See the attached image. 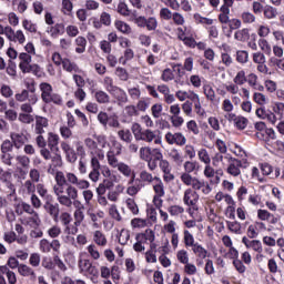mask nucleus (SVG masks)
<instances>
[{"label": "nucleus", "mask_w": 284, "mask_h": 284, "mask_svg": "<svg viewBox=\"0 0 284 284\" xmlns=\"http://www.w3.org/2000/svg\"><path fill=\"white\" fill-rule=\"evenodd\" d=\"M142 187H145V184L136 179L134 184L128 186L126 194H129V196H136Z\"/></svg>", "instance_id": "24"}, {"label": "nucleus", "mask_w": 284, "mask_h": 284, "mask_svg": "<svg viewBox=\"0 0 284 284\" xmlns=\"http://www.w3.org/2000/svg\"><path fill=\"white\" fill-rule=\"evenodd\" d=\"M163 160V151L161 149H151V156L149 159L148 168L154 172L159 168V163Z\"/></svg>", "instance_id": "10"}, {"label": "nucleus", "mask_w": 284, "mask_h": 284, "mask_svg": "<svg viewBox=\"0 0 284 284\" xmlns=\"http://www.w3.org/2000/svg\"><path fill=\"white\" fill-rule=\"evenodd\" d=\"M115 77L120 79V81H128L130 79V74L128 73V70L118 67L115 69Z\"/></svg>", "instance_id": "59"}, {"label": "nucleus", "mask_w": 284, "mask_h": 284, "mask_svg": "<svg viewBox=\"0 0 284 284\" xmlns=\"http://www.w3.org/2000/svg\"><path fill=\"white\" fill-rule=\"evenodd\" d=\"M153 203L155 207H163V199L165 196V185L163 184V180L161 178L155 176V184L153 185Z\"/></svg>", "instance_id": "6"}, {"label": "nucleus", "mask_w": 284, "mask_h": 284, "mask_svg": "<svg viewBox=\"0 0 284 284\" xmlns=\"http://www.w3.org/2000/svg\"><path fill=\"white\" fill-rule=\"evenodd\" d=\"M18 121H20V123L30 125V123L34 122V116H32L30 113H19Z\"/></svg>", "instance_id": "55"}, {"label": "nucleus", "mask_w": 284, "mask_h": 284, "mask_svg": "<svg viewBox=\"0 0 284 284\" xmlns=\"http://www.w3.org/2000/svg\"><path fill=\"white\" fill-rule=\"evenodd\" d=\"M112 187H114V182L112 181V178L104 179L102 183H100L97 187L98 196H103V194H105V192H108V190H111Z\"/></svg>", "instance_id": "23"}, {"label": "nucleus", "mask_w": 284, "mask_h": 284, "mask_svg": "<svg viewBox=\"0 0 284 284\" xmlns=\"http://www.w3.org/2000/svg\"><path fill=\"white\" fill-rule=\"evenodd\" d=\"M84 145L87 150H89L91 156H94V154H97V151L99 150V145L105 148V145H108V142L105 141V136L98 135L97 141H94V139L92 138H85Z\"/></svg>", "instance_id": "8"}, {"label": "nucleus", "mask_w": 284, "mask_h": 284, "mask_svg": "<svg viewBox=\"0 0 284 284\" xmlns=\"http://www.w3.org/2000/svg\"><path fill=\"white\" fill-rule=\"evenodd\" d=\"M18 274H20V276L30 277L31 281H37V273L34 270H32V267L26 264H20L18 266Z\"/></svg>", "instance_id": "20"}, {"label": "nucleus", "mask_w": 284, "mask_h": 284, "mask_svg": "<svg viewBox=\"0 0 284 284\" xmlns=\"http://www.w3.org/2000/svg\"><path fill=\"white\" fill-rule=\"evenodd\" d=\"M138 141H144V143H154L155 145H161L163 143V138L161 136V131L144 129L142 135H140Z\"/></svg>", "instance_id": "7"}, {"label": "nucleus", "mask_w": 284, "mask_h": 284, "mask_svg": "<svg viewBox=\"0 0 284 284\" xmlns=\"http://www.w3.org/2000/svg\"><path fill=\"white\" fill-rule=\"evenodd\" d=\"M41 99L43 103L53 105H63V98L59 93H54L52 84L48 82L40 83Z\"/></svg>", "instance_id": "4"}, {"label": "nucleus", "mask_w": 284, "mask_h": 284, "mask_svg": "<svg viewBox=\"0 0 284 284\" xmlns=\"http://www.w3.org/2000/svg\"><path fill=\"white\" fill-rule=\"evenodd\" d=\"M48 125H49L48 118L36 115V126H34L36 134H45V129L48 128Z\"/></svg>", "instance_id": "18"}, {"label": "nucleus", "mask_w": 284, "mask_h": 284, "mask_svg": "<svg viewBox=\"0 0 284 284\" xmlns=\"http://www.w3.org/2000/svg\"><path fill=\"white\" fill-rule=\"evenodd\" d=\"M165 141L169 143V145H180L181 148L187 143V139L181 132H168L165 134Z\"/></svg>", "instance_id": "9"}, {"label": "nucleus", "mask_w": 284, "mask_h": 284, "mask_svg": "<svg viewBox=\"0 0 284 284\" xmlns=\"http://www.w3.org/2000/svg\"><path fill=\"white\" fill-rule=\"evenodd\" d=\"M37 193L43 201H54V197L50 193H48V189L45 187V184L39 183L36 185Z\"/></svg>", "instance_id": "25"}, {"label": "nucleus", "mask_w": 284, "mask_h": 284, "mask_svg": "<svg viewBox=\"0 0 284 284\" xmlns=\"http://www.w3.org/2000/svg\"><path fill=\"white\" fill-rule=\"evenodd\" d=\"M78 267L80 274H83L87 278H90L91 283H99V268L92 264V261L80 257L78 261Z\"/></svg>", "instance_id": "3"}, {"label": "nucleus", "mask_w": 284, "mask_h": 284, "mask_svg": "<svg viewBox=\"0 0 284 284\" xmlns=\"http://www.w3.org/2000/svg\"><path fill=\"white\" fill-rule=\"evenodd\" d=\"M139 181L141 183H143V185H145V183L150 184V183H154V181H156V176L152 175V173L145 171V170H142L140 172V179Z\"/></svg>", "instance_id": "32"}, {"label": "nucleus", "mask_w": 284, "mask_h": 284, "mask_svg": "<svg viewBox=\"0 0 284 284\" xmlns=\"http://www.w3.org/2000/svg\"><path fill=\"white\" fill-rule=\"evenodd\" d=\"M186 129L189 132L195 135L200 134L201 132V130L199 129V124L194 120H191L186 123Z\"/></svg>", "instance_id": "62"}, {"label": "nucleus", "mask_w": 284, "mask_h": 284, "mask_svg": "<svg viewBox=\"0 0 284 284\" xmlns=\"http://www.w3.org/2000/svg\"><path fill=\"white\" fill-rule=\"evenodd\" d=\"M125 204L128 210H130V212L133 213L134 216L139 214V205L136 204V201H134V199L132 197L126 199Z\"/></svg>", "instance_id": "47"}, {"label": "nucleus", "mask_w": 284, "mask_h": 284, "mask_svg": "<svg viewBox=\"0 0 284 284\" xmlns=\"http://www.w3.org/2000/svg\"><path fill=\"white\" fill-rule=\"evenodd\" d=\"M104 90H106V92H109V94L112 92V90L114 88H116V85H114V79H112V77L110 75H105L102 81H101Z\"/></svg>", "instance_id": "40"}, {"label": "nucleus", "mask_w": 284, "mask_h": 284, "mask_svg": "<svg viewBox=\"0 0 284 284\" xmlns=\"http://www.w3.org/2000/svg\"><path fill=\"white\" fill-rule=\"evenodd\" d=\"M180 179L184 185L192 187L193 192H201L204 196H207V194L212 192V186H210L209 182L196 176H192V174H181Z\"/></svg>", "instance_id": "2"}, {"label": "nucleus", "mask_w": 284, "mask_h": 284, "mask_svg": "<svg viewBox=\"0 0 284 284\" xmlns=\"http://www.w3.org/2000/svg\"><path fill=\"white\" fill-rule=\"evenodd\" d=\"M55 182L57 185L53 186V192L58 203L63 207H72V199H79V190H88L90 187L88 180H80L72 172L63 173L58 171L55 173Z\"/></svg>", "instance_id": "1"}, {"label": "nucleus", "mask_w": 284, "mask_h": 284, "mask_svg": "<svg viewBox=\"0 0 284 284\" xmlns=\"http://www.w3.org/2000/svg\"><path fill=\"white\" fill-rule=\"evenodd\" d=\"M263 14L268 20L276 19V17H278V10L270 4H266L264 7Z\"/></svg>", "instance_id": "33"}, {"label": "nucleus", "mask_w": 284, "mask_h": 284, "mask_svg": "<svg viewBox=\"0 0 284 284\" xmlns=\"http://www.w3.org/2000/svg\"><path fill=\"white\" fill-rule=\"evenodd\" d=\"M241 19H242L243 23H255L256 16H254V13H252L250 11H244L241 14Z\"/></svg>", "instance_id": "57"}, {"label": "nucleus", "mask_w": 284, "mask_h": 284, "mask_svg": "<svg viewBox=\"0 0 284 284\" xmlns=\"http://www.w3.org/2000/svg\"><path fill=\"white\" fill-rule=\"evenodd\" d=\"M17 161L24 170H30V158L28 155H18Z\"/></svg>", "instance_id": "60"}, {"label": "nucleus", "mask_w": 284, "mask_h": 284, "mask_svg": "<svg viewBox=\"0 0 284 284\" xmlns=\"http://www.w3.org/2000/svg\"><path fill=\"white\" fill-rule=\"evenodd\" d=\"M115 28L119 30V32H122V34H130V32H132L130 24L121 20L115 21Z\"/></svg>", "instance_id": "42"}, {"label": "nucleus", "mask_w": 284, "mask_h": 284, "mask_svg": "<svg viewBox=\"0 0 284 284\" xmlns=\"http://www.w3.org/2000/svg\"><path fill=\"white\" fill-rule=\"evenodd\" d=\"M53 200H47L44 202V210L45 212L51 216V219L54 221V223H59V214L61 212V209H59V203H52Z\"/></svg>", "instance_id": "11"}, {"label": "nucleus", "mask_w": 284, "mask_h": 284, "mask_svg": "<svg viewBox=\"0 0 284 284\" xmlns=\"http://www.w3.org/2000/svg\"><path fill=\"white\" fill-rule=\"evenodd\" d=\"M250 59V53L247 51H237L236 52V61L237 63H247Z\"/></svg>", "instance_id": "64"}, {"label": "nucleus", "mask_w": 284, "mask_h": 284, "mask_svg": "<svg viewBox=\"0 0 284 284\" xmlns=\"http://www.w3.org/2000/svg\"><path fill=\"white\" fill-rule=\"evenodd\" d=\"M201 170V164L197 161H186L184 162V173L182 174H192V172H199Z\"/></svg>", "instance_id": "28"}, {"label": "nucleus", "mask_w": 284, "mask_h": 284, "mask_svg": "<svg viewBox=\"0 0 284 284\" xmlns=\"http://www.w3.org/2000/svg\"><path fill=\"white\" fill-rule=\"evenodd\" d=\"M258 48L262 50L264 54H272V47L270 45V42L265 39L258 40Z\"/></svg>", "instance_id": "54"}, {"label": "nucleus", "mask_w": 284, "mask_h": 284, "mask_svg": "<svg viewBox=\"0 0 284 284\" xmlns=\"http://www.w3.org/2000/svg\"><path fill=\"white\" fill-rule=\"evenodd\" d=\"M87 251L89 252L91 258H93V261H99V258H101V253L99 252V248L97 247V245L91 244L87 247Z\"/></svg>", "instance_id": "53"}, {"label": "nucleus", "mask_w": 284, "mask_h": 284, "mask_svg": "<svg viewBox=\"0 0 284 284\" xmlns=\"http://www.w3.org/2000/svg\"><path fill=\"white\" fill-rule=\"evenodd\" d=\"M226 226L227 230H230V232H232L233 234H242V230H241V223L236 222V221H226Z\"/></svg>", "instance_id": "45"}, {"label": "nucleus", "mask_w": 284, "mask_h": 284, "mask_svg": "<svg viewBox=\"0 0 284 284\" xmlns=\"http://www.w3.org/2000/svg\"><path fill=\"white\" fill-rule=\"evenodd\" d=\"M118 136L121 139V141H124V143H132V133L130 130H120L118 132Z\"/></svg>", "instance_id": "56"}, {"label": "nucleus", "mask_w": 284, "mask_h": 284, "mask_svg": "<svg viewBox=\"0 0 284 284\" xmlns=\"http://www.w3.org/2000/svg\"><path fill=\"white\" fill-rule=\"evenodd\" d=\"M199 193L196 191H193L192 189H186L184 191L183 196V203L184 205H187V207H194L196 203H199Z\"/></svg>", "instance_id": "13"}, {"label": "nucleus", "mask_w": 284, "mask_h": 284, "mask_svg": "<svg viewBox=\"0 0 284 284\" xmlns=\"http://www.w3.org/2000/svg\"><path fill=\"white\" fill-rule=\"evenodd\" d=\"M3 274L7 276L8 283ZM0 284H17V274L10 271L8 266H0Z\"/></svg>", "instance_id": "12"}, {"label": "nucleus", "mask_w": 284, "mask_h": 284, "mask_svg": "<svg viewBox=\"0 0 284 284\" xmlns=\"http://www.w3.org/2000/svg\"><path fill=\"white\" fill-rule=\"evenodd\" d=\"M109 94L118 101L119 105H125L129 101L128 93L120 87L114 88Z\"/></svg>", "instance_id": "15"}, {"label": "nucleus", "mask_w": 284, "mask_h": 284, "mask_svg": "<svg viewBox=\"0 0 284 284\" xmlns=\"http://www.w3.org/2000/svg\"><path fill=\"white\" fill-rule=\"evenodd\" d=\"M62 68L65 70V72L75 73L80 72L79 65L77 62L71 61L70 59H63L62 61Z\"/></svg>", "instance_id": "26"}, {"label": "nucleus", "mask_w": 284, "mask_h": 284, "mask_svg": "<svg viewBox=\"0 0 284 284\" xmlns=\"http://www.w3.org/2000/svg\"><path fill=\"white\" fill-rule=\"evenodd\" d=\"M170 159L175 165H183V154L178 149H172L169 153Z\"/></svg>", "instance_id": "31"}, {"label": "nucleus", "mask_w": 284, "mask_h": 284, "mask_svg": "<svg viewBox=\"0 0 284 284\" xmlns=\"http://www.w3.org/2000/svg\"><path fill=\"white\" fill-rule=\"evenodd\" d=\"M233 83H235V85H245V83H247V75H245V71H239L233 79Z\"/></svg>", "instance_id": "44"}, {"label": "nucleus", "mask_w": 284, "mask_h": 284, "mask_svg": "<svg viewBox=\"0 0 284 284\" xmlns=\"http://www.w3.org/2000/svg\"><path fill=\"white\" fill-rule=\"evenodd\" d=\"M19 68L23 74H39L41 72V67L39 64H32V62L19 63Z\"/></svg>", "instance_id": "19"}, {"label": "nucleus", "mask_w": 284, "mask_h": 284, "mask_svg": "<svg viewBox=\"0 0 284 284\" xmlns=\"http://www.w3.org/2000/svg\"><path fill=\"white\" fill-rule=\"evenodd\" d=\"M116 169H118L120 174H123V176H126L128 179H130L132 176L133 171L130 168V165L121 162Z\"/></svg>", "instance_id": "46"}, {"label": "nucleus", "mask_w": 284, "mask_h": 284, "mask_svg": "<svg viewBox=\"0 0 284 284\" xmlns=\"http://www.w3.org/2000/svg\"><path fill=\"white\" fill-rule=\"evenodd\" d=\"M217 19L222 24H230V21L232 20L230 19V9L220 8V14Z\"/></svg>", "instance_id": "39"}, {"label": "nucleus", "mask_w": 284, "mask_h": 284, "mask_svg": "<svg viewBox=\"0 0 284 284\" xmlns=\"http://www.w3.org/2000/svg\"><path fill=\"white\" fill-rule=\"evenodd\" d=\"M61 150L65 154V159L68 163H77V160L79 159V155L77 154V151H74L73 148L70 146L68 142H61Z\"/></svg>", "instance_id": "14"}, {"label": "nucleus", "mask_w": 284, "mask_h": 284, "mask_svg": "<svg viewBox=\"0 0 284 284\" xmlns=\"http://www.w3.org/2000/svg\"><path fill=\"white\" fill-rule=\"evenodd\" d=\"M168 212L171 214V216H180V214L185 212V209H183L181 205H172L168 209Z\"/></svg>", "instance_id": "63"}, {"label": "nucleus", "mask_w": 284, "mask_h": 284, "mask_svg": "<svg viewBox=\"0 0 284 284\" xmlns=\"http://www.w3.org/2000/svg\"><path fill=\"white\" fill-rule=\"evenodd\" d=\"M255 114L258 119H267L270 123H276V115L272 113V111L267 110L265 105L257 108Z\"/></svg>", "instance_id": "17"}, {"label": "nucleus", "mask_w": 284, "mask_h": 284, "mask_svg": "<svg viewBox=\"0 0 284 284\" xmlns=\"http://www.w3.org/2000/svg\"><path fill=\"white\" fill-rule=\"evenodd\" d=\"M192 251L194 252L197 258H207V250H205L203 245L195 243V245H193L192 247Z\"/></svg>", "instance_id": "36"}, {"label": "nucleus", "mask_w": 284, "mask_h": 284, "mask_svg": "<svg viewBox=\"0 0 284 284\" xmlns=\"http://www.w3.org/2000/svg\"><path fill=\"white\" fill-rule=\"evenodd\" d=\"M145 28L149 30V32H154V30L159 28V20H156L155 17L148 18Z\"/></svg>", "instance_id": "52"}, {"label": "nucleus", "mask_w": 284, "mask_h": 284, "mask_svg": "<svg viewBox=\"0 0 284 284\" xmlns=\"http://www.w3.org/2000/svg\"><path fill=\"white\" fill-rule=\"evenodd\" d=\"M91 94H93L97 103H100L102 105L110 103V94H108V92L103 90H97V91L92 90Z\"/></svg>", "instance_id": "21"}, {"label": "nucleus", "mask_w": 284, "mask_h": 284, "mask_svg": "<svg viewBox=\"0 0 284 284\" xmlns=\"http://www.w3.org/2000/svg\"><path fill=\"white\" fill-rule=\"evenodd\" d=\"M93 241L100 247H105V245H108V237H105V234L101 231H95L93 233Z\"/></svg>", "instance_id": "29"}, {"label": "nucleus", "mask_w": 284, "mask_h": 284, "mask_svg": "<svg viewBox=\"0 0 284 284\" xmlns=\"http://www.w3.org/2000/svg\"><path fill=\"white\" fill-rule=\"evenodd\" d=\"M118 241L120 245H128V241H130V231L122 229L118 236Z\"/></svg>", "instance_id": "51"}, {"label": "nucleus", "mask_w": 284, "mask_h": 284, "mask_svg": "<svg viewBox=\"0 0 284 284\" xmlns=\"http://www.w3.org/2000/svg\"><path fill=\"white\" fill-rule=\"evenodd\" d=\"M247 39H250V29H247V28H244L242 30H237L234 33V40L235 41L245 42V41H247Z\"/></svg>", "instance_id": "34"}, {"label": "nucleus", "mask_w": 284, "mask_h": 284, "mask_svg": "<svg viewBox=\"0 0 284 284\" xmlns=\"http://www.w3.org/2000/svg\"><path fill=\"white\" fill-rule=\"evenodd\" d=\"M225 161L229 163L226 166V173L230 174V176H241V168H247V160H239L236 158H233L230 153L225 154Z\"/></svg>", "instance_id": "5"}, {"label": "nucleus", "mask_w": 284, "mask_h": 284, "mask_svg": "<svg viewBox=\"0 0 284 284\" xmlns=\"http://www.w3.org/2000/svg\"><path fill=\"white\" fill-rule=\"evenodd\" d=\"M197 156L201 163H204V165H210V163H212V159L210 158V153L206 149H200L197 151Z\"/></svg>", "instance_id": "41"}, {"label": "nucleus", "mask_w": 284, "mask_h": 284, "mask_svg": "<svg viewBox=\"0 0 284 284\" xmlns=\"http://www.w3.org/2000/svg\"><path fill=\"white\" fill-rule=\"evenodd\" d=\"M48 148L51 152L57 154L59 152V135L50 132L47 141Z\"/></svg>", "instance_id": "22"}, {"label": "nucleus", "mask_w": 284, "mask_h": 284, "mask_svg": "<svg viewBox=\"0 0 284 284\" xmlns=\"http://www.w3.org/2000/svg\"><path fill=\"white\" fill-rule=\"evenodd\" d=\"M151 154H152V148H150V146H142L140 149V159L142 161H145L146 163H150Z\"/></svg>", "instance_id": "49"}, {"label": "nucleus", "mask_w": 284, "mask_h": 284, "mask_svg": "<svg viewBox=\"0 0 284 284\" xmlns=\"http://www.w3.org/2000/svg\"><path fill=\"white\" fill-rule=\"evenodd\" d=\"M41 266L44 270H48L49 272H52L54 270V256L53 258L50 256L42 257Z\"/></svg>", "instance_id": "43"}, {"label": "nucleus", "mask_w": 284, "mask_h": 284, "mask_svg": "<svg viewBox=\"0 0 284 284\" xmlns=\"http://www.w3.org/2000/svg\"><path fill=\"white\" fill-rule=\"evenodd\" d=\"M116 12L121 17H130L132 14V9L128 7V3L125 1H120L116 7Z\"/></svg>", "instance_id": "30"}, {"label": "nucleus", "mask_w": 284, "mask_h": 284, "mask_svg": "<svg viewBox=\"0 0 284 284\" xmlns=\"http://www.w3.org/2000/svg\"><path fill=\"white\" fill-rule=\"evenodd\" d=\"M225 153H215V155L212 159V164L214 165V168H219V165H225V155H223Z\"/></svg>", "instance_id": "61"}, {"label": "nucleus", "mask_w": 284, "mask_h": 284, "mask_svg": "<svg viewBox=\"0 0 284 284\" xmlns=\"http://www.w3.org/2000/svg\"><path fill=\"white\" fill-rule=\"evenodd\" d=\"M10 139L17 150H21L28 143V135L24 133L12 132Z\"/></svg>", "instance_id": "16"}, {"label": "nucleus", "mask_w": 284, "mask_h": 284, "mask_svg": "<svg viewBox=\"0 0 284 284\" xmlns=\"http://www.w3.org/2000/svg\"><path fill=\"white\" fill-rule=\"evenodd\" d=\"M51 37L57 39V37L64 34L65 26L63 23H57L55 26L51 27L49 30Z\"/></svg>", "instance_id": "35"}, {"label": "nucleus", "mask_w": 284, "mask_h": 284, "mask_svg": "<svg viewBox=\"0 0 284 284\" xmlns=\"http://www.w3.org/2000/svg\"><path fill=\"white\" fill-rule=\"evenodd\" d=\"M161 79L165 83H168L170 81H174V71H172V69H170V68L164 69L162 72Z\"/></svg>", "instance_id": "58"}, {"label": "nucleus", "mask_w": 284, "mask_h": 284, "mask_svg": "<svg viewBox=\"0 0 284 284\" xmlns=\"http://www.w3.org/2000/svg\"><path fill=\"white\" fill-rule=\"evenodd\" d=\"M154 231L148 229L144 233H139L135 236V241H143V243H145L146 241H149L150 243H154Z\"/></svg>", "instance_id": "27"}, {"label": "nucleus", "mask_w": 284, "mask_h": 284, "mask_svg": "<svg viewBox=\"0 0 284 284\" xmlns=\"http://www.w3.org/2000/svg\"><path fill=\"white\" fill-rule=\"evenodd\" d=\"M116 156L118 155L114 153V151H108L106 161L111 168H118L119 165H121V162H119V159Z\"/></svg>", "instance_id": "38"}, {"label": "nucleus", "mask_w": 284, "mask_h": 284, "mask_svg": "<svg viewBox=\"0 0 284 284\" xmlns=\"http://www.w3.org/2000/svg\"><path fill=\"white\" fill-rule=\"evenodd\" d=\"M36 182H32L31 180L24 181L22 184V187L27 194H34L37 192V185L34 184Z\"/></svg>", "instance_id": "50"}, {"label": "nucleus", "mask_w": 284, "mask_h": 284, "mask_svg": "<svg viewBox=\"0 0 284 284\" xmlns=\"http://www.w3.org/2000/svg\"><path fill=\"white\" fill-rule=\"evenodd\" d=\"M203 92H204V95L206 97L207 101H210L211 103H214V101H216V92L214 91L212 85H210V84L204 85Z\"/></svg>", "instance_id": "37"}, {"label": "nucleus", "mask_w": 284, "mask_h": 284, "mask_svg": "<svg viewBox=\"0 0 284 284\" xmlns=\"http://www.w3.org/2000/svg\"><path fill=\"white\" fill-rule=\"evenodd\" d=\"M72 10H74V4L72 3V0H62L63 14H67V17H70V14H72Z\"/></svg>", "instance_id": "48"}]
</instances>
